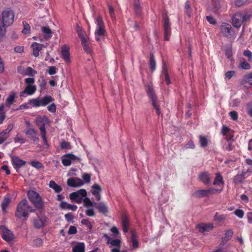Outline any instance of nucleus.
I'll use <instances>...</instances> for the list:
<instances>
[{
  "instance_id": "nucleus-1",
  "label": "nucleus",
  "mask_w": 252,
  "mask_h": 252,
  "mask_svg": "<svg viewBox=\"0 0 252 252\" xmlns=\"http://www.w3.org/2000/svg\"><path fill=\"white\" fill-rule=\"evenodd\" d=\"M95 23L96 28L94 32L95 38L97 41H99L100 40L105 38V37L107 35V32L102 17L101 16H98L96 17Z\"/></svg>"
},
{
  "instance_id": "nucleus-2",
  "label": "nucleus",
  "mask_w": 252,
  "mask_h": 252,
  "mask_svg": "<svg viewBox=\"0 0 252 252\" xmlns=\"http://www.w3.org/2000/svg\"><path fill=\"white\" fill-rule=\"evenodd\" d=\"M146 91L149 98L152 102L153 107L156 109V113L158 116L161 114L159 106L158 104L157 97L155 93L153 85L151 83L145 85Z\"/></svg>"
},
{
  "instance_id": "nucleus-3",
  "label": "nucleus",
  "mask_w": 252,
  "mask_h": 252,
  "mask_svg": "<svg viewBox=\"0 0 252 252\" xmlns=\"http://www.w3.org/2000/svg\"><path fill=\"white\" fill-rule=\"evenodd\" d=\"M30 207L26 199L22 200L17 206L15 217L18 219H21L22 217L27 218L29 215V209Z\"/></svg>"
},
{
  "instance_id": "nucleus-4",
  "label": "nucleus",
  "mask_w": 252,
  "mask_h": 252,
  "mask_svg": "<svg viewBox=\"0 0 252 252\" xmlns=\"http://www.w3.org/2000/svg\"><path fill=\"white\" fill-rule=\"evenodd\" d=\"M27 196L29 200L37 209H42L43 203L41 196L36 191L32 190H29Z\"/></svg>"
},
{
  "instance_id": "nucleus-5",
  "label": "nucleus",
  "mask_w": 252,
  "mask_h": 252,
  "mask_svg": "<svg viewBox=\"0 0 252 252\" xmlns=\"http://www.w3.org/2000/svg\"><path fill=\"white\" fill-rule=\"evenodd\" d=\"M1 21L7 27L10 26L14 22V13L9 8H5L1 12Z\"/></svg>"
},
{
  "instance_id": "nucleus-6",
  "label": "nucleus",
  "mask_w": 252,
  "mask_h": 252,
  "mask_svg": "<svg viewBox=\"0 0 252 252\" xmlns=\"http://www.w3.org/2000/svg\"><path fill=\"white\" fill-rule=\"evenodd\" d=\"M163 27L164 33V40L168 41L170 39V37L171 34V23L167 13L163 14Z\"/></svg>"
},
{
  "instance_id": "nucleus-7",
  "label": "nucleus",
  "mask_w": 252,
  "mask_h": 252,
  "mask_svg": "<svg viewBox=\"0 0 252 252\" xmlns=\"http://www.w3.org/2000/svg\"><path fill=\"white\" fill-rule=\"evenodd\" d=\"M252 173L251 169L248 168L247 169H243L241 174H237L233 178V182L235 184H239L243 182L244 179L248 176L250 175Z\"/></svg>"
},
{
  "instance_id": "nucleus-8",
  "label": "nucleus",
  "mask_w": 252,
  "mask_h": 252,
  "mask_svg": "<svg viewBox=\"0 0 252 252\" xmlns=\"http://www.w3.org/2000/svg\"><path fill=\"white\" fill-rule=\"evenodd\" d=\"M36 124L39 126L40 133L46 131L45 129V125L49 123L48 118L45 116L37 117L35 121Z\"/></svg>"
},
{
  "instance_id": "nucleus-9",
  "label": "nucleus",
  "mask_w": 252,
  "mask_h": 252,
  "mask_svg": "<svg viewBox=\"0 0 252 252\" xmlns=\"http://www.w3.org/2000/svg\"><path fill=\"white\" fill-rule=\"evenodd\" d=\"M220 30L223 35L226 37H230L231 33L234 32V30L231 26L226 23H223L220 27Z\"/></svg>"
},
{
  "instance_id": "nucleus-10",
  "label": "nucleus",
  "mask_w": 252,
  "mask_h": 252,
  "mask_svg": "<svg viewBox=\"0 0 252 252\" xmlns=\"http://www.w3.org/2000/svg\"><path fill=\"white\" fill-rule=\"evenodd\" d=\"M232 25L237 28H240L242 23H244L242 19V13L238 12L235 13L232 17Z\"/></svg>"
},
{
  "instance_id": "nucleus-11",
  "label": "nucleus",
  "mask_w": 252,
  "mask_h": 252,
  "mask_svg": "<svg viewBox=\"0 0 252 252\" xmlns=\"http://www.w3.org/2000/svg\"><path fill=\"white\" fill-rule=\"evenodd\" d=\"M79 159L76 156L72 154L65 155L62 159V163L65 166H69L71 164V161Z\"/></svg>"
},
{
  "instance_id": "nucleus-12",
  "label": "nucleus",
  "mask_w": 252,
  "mask_h": 252,
  "mask_svg": "<svg viewBox=\"0 0 252 252\" xmlns=\"http://www.w3.org/2000/svg\"><path fill=\"white\" fill-rule=\"evenodd\" d=\"M67 185L70 187H79L84 185V182L79 178L72 177L67 179Z\"/></svg>"
},
{
  "instance_id": "nucleus-13",
  "label": "nucleus",
  "mask_w": 252,
  "mask_h": 252,
  "mask_svg": "<svg viewBox=\"0 0 252 252\" xmlns=\"http://www.w3.org/2000/svg\"><path fill=\"white\" fill-rule=\"evenodd\" d=\"M11 161L13 167L17 171L26 164V161L20 159L18 156H12Z\"/></svg>"
},
{
  "instance_id": "nucleus-14",
  "label": "nucleus",
  "mask_w": 252,
  "mask_h": 252,
  "mask_svg": "<svg viewBox=\"0 0 252 252\" xmlns=\"http://www.w3.org/2000/svg\"><path fill=\"white\" fill-rule=\"evenodd\" d=\"M61 54L63 59L66 63H70L69 48L67 45H63L62 46Z\"/></svg>"
},
{
  "instance_id": "nucleus-15",
  "label": "nucleus",
  "mask_w": 252,
  "mask_h": 252,
  "mask_svg": "<svg viewBox=\"0 0 252 252\" xmlns=\"http://www.w3.org/2000/svg\"><path fill=\"white\" fill-rule=\"evenodd\" d=\"M1 227L2 229V238L7 242L12 241L14 238L12 232L6 228L5 226H1Z\"/></svg>"
},
{
  "instance_id": "nucleus-16",
  "label": "nucleus",
  "mask_w": 252,
  "mask_h": 252,
  "mask_svg": "<svg viewBox=\"0 0 252 252\" xmlns=\"http://www.w3.org/2000/svg\"><path fill=\"white\" fill-rule=\"evenodd\" d=\"M36 91V87L35 85H27L25 89L20 92V96L24 97L25 94L31 95L34 94Z\"/></svg>"
},
{
  "instance_id": "nucleus-17",
  "label": "nucleus",
  "mask_w": 252,
  "mask_h": 252,
  "mask_svg": "<svg viewBox=\"0 0 252 252\" xmlns=\"http://www.w3.org/2000/svg\"><path fill=\"white\" fill-rule=\"evenodd\" d=\"M25 134L34 142L39 141V138L37 137V132L35 129L32 128H28L25 132Z\"/></svg>"
},
{
  "instance_id": "nucleus-18",
  "label": "nucleus",
  "mask_w": 252,
  "mask_h": 252,
  "mask_svg": "<svg viewBox=\"0 0 252 252\" xmlns=\"http://www.w3.org/2000/svg\"><path fill=\"white\" fill-rule=\"evenodd\" d=\"M199 180L202 182L204 185H207L211 182L210 174L207 172H203L199 174L198 176Z\"/></svg>"
},
{
  "instance_id": "nucleus-19",
  "label": "nucleus",
  "mask_w": 252,
  "mask_h": 252,
  "mask_svg": "<svg viewBox=\"0 0 252 252\" xmlns=\"http://www.w3.org/2000/svg\"><path fill=\"white\" fill-rule=\"evenodd\" d=\"M213 224L212 223H200L198 224L197 228L199 231L202 233L209 232L213 228Z\"/></svg>"
},
{
  "instance_id": "nucleus-20",
  "label": "nucleus",
  "mask_w": 252,
  "mask_h": 252,
  "mask_svg": "<svg viewBox=\"0 0 252 252\" xmlns=\"http://www.w3.org/2000/svg\"><path fill=\"white\" fill-rule=\"evenodd\" d=\"M122 225L124 232L125 233H127L129 225V219L126 215L124 214L122 216Z\"/></svg>"
},
{
  "instance_id": "nucleus-21",
  "label": "nucleus",
  "mask_w": 252,
  "mask_h": 252,
  "mask_svg": "<svg viewBox=\"0 0 252 252\" xmlns=\"http://www.w3.org/2000/svg\"><path fill=\"white\" fill-rule=\"evenodd\" d=\"M43 46V44L37 42H33L32 44L31 47L33 51L32 54L35 57H37L39 56V52L42 49Z\"/></svg>"
},
{
  "instance_id": "nucleus-22",
  "label": "nucleus",
  "mask_w": 252,
  "mask_h": 252,
  "mask_svg": "<svg viewBox=\"0 0 252 252\" xmlns=\"http://www.w3.org/2000/svg\"><path fill=\"white\" fill-rule=\"evenodd\" d=\"M95 207L98 209L99 212L103 215H106L108 212L107 206L103 202H99L98 203H94Z\"/></svg>"
},
{
  "instance_id": "nucleus-23",
  "label": "nucleus",
  "mask_w": 252,
  "mask_h": 252,
  "mask_svg": "<svg viewBox=\"0 0 252 252\" xmlns=\"http://www.w3.org/2000/svg\"><path fill=\"white\" fill-rule=\"evenodd\" d=\"M184 12L189 18H190L192 16V9L191 7L190 1L189 0H187L185 3Z\"/></svg>"
},
{
  "instance_id": "nucleus-24",
  "label": "nucleus",
  "mask_w": 252,
  "mask_h": 252,
  "mask_svg": "<svg viewBox=\"0 0 252 252\" xmlns=\"http://www.w3.org/2000/svg\"><path fill=\"white\" fill-rule=\"evenodd\" d=\"M60 207L63 210H71L72 211H75L77 209V206L76 205L68 204L64 201H62L60 203Z\"/></svg>"
},
{
  "instance_id": "nucleus-25",
  "label": "nucleus",
  "mask_w": 252,
  "mask_h": 252,
  "mask_svg": "<svg viewBox=\"0 0 252 252\" xmlns=\"http://www.w3.org/2000/svg\"><path fill=\"white\" fill-rule=\"evenodd\" d=\"M133 9L137 16H140L142 13V7L140 6L139 0H133Z\"/></svg>"
},
{
  "instance_id": "nucleus-26",
  "label": "nucleus",
  "mask_w": 252,
  "mask_h": 252,
  "mask_svg": "<svg viewBox=\"0 0 252 252\" xmlns=\"http://www.w3.org/2000/svg\"><path fill=\"white\" fill-rule=\"evenodd\" d=\"M16 93L11 92L6 99L5 105L6 107H10L14 102H15Z\"/></svg>"
},
{
  "instance_id": "nucleus-27",
  "label": "nucleus",
  "mask_w": 252,
  "mask_h": 252,
  "mask_svg": "<svg viewBox=\"0 0 252 252\" xmlns=\"http://www.w3.org/2000/svg\"><path fill=\"white\" fill-rule=\"evenodd\" d=\"M49 186L50 188L53 189L54 190V191L57 193H60L63 190L62 187L61 186L58 185L53 180H51L49 182Z\"/></svg>"
},
{
  "instance_id": "nucleus-28",
  "label": "nucleus",
  "mask_w": 252,
  "mask_h": 252,
  "mask_svg": "<svg viewBox=\"0 0 252 252\" xmlns=\"http://www.w3.org/2000/svg\"><path fill=\"white\" fill-rule=\"evenodd\" d=\"M45 219L38 218L35 219L33 221V224L35 228L39 229L45 225Z\"/></svg>"
},
{
  "instance_id": "nucleus-29",
  "label": "nucleus",
  "mask_w": 252,
  "mask_h": 252,
  "mask_svg": "<svg viewBox=\"0 0 252 252\" xmlns=\"http://www.w3.org/2000/svg\"><path fill=\"white\" fill-rule=\"evenodd\" d=\"M82 225H85L88 230V232H91L93 227V223L90 221L88 219H82L81 221Z\"/></svg>"
},
{
  "instance_id": "nucleus-30",
  "label": "nucleus",
  "mask_w": 252,
  "mask_h": 252,
  "mask_svg": "<svg viewBox=\"0 0 252 252\" xmlns=\"http://www.w3.org/2000/svg\"><path fill=\"white\" fill-rule=\"evenodd\" d=\"M41 31L44 33V37L46 40L49 39L52 37V32L48 27H42Z\"/></svg>"
},
{
  "instance_id": "nucleus-31",
  "label": "nucleus",
  "mask_w": 252,
  "mask_h": 252,
  "mask_svg": "<svg viewBox=\"0 0 252 252\" xmlns=\"http://www.w3.org/2000/svg\"><path fill=\"white\" fill-rule=\"evenodd\" d=\"M53 100L54 99L51 96L46 95L42 99H40L41 105L42 106H45L53 102Z\"/></svg>"
},
{
  "instance_id": "nucleus-32",
  "label": "nucleus",
  "mask_w": 252,
  "mask_h": 252,
  "mask_svg": "<svg viewBox=\"0 0 252 252\" xmlns=\"http://www.w3.org/2000/svg\"><path fill=\"white\" fill-rule=\"evenodd\" d=\"M149 66L152 72L154 71L156 69V62L153 54H150Z\"/></svg>"
},
{
  "instance_id": "nucleus-33",
  "label": "nucleus",
  "mask_w": 252,
  "mask_h": 252,
  "mask_svg": "<svg viewBox=\"0 0 252 252\" xmlns=\"http://www.w3.org/2000/svg\"><path fill=\"white\" fill-rule=\"evenodd\" d=\"M220 184H221L222 185H224L223 177L220 173H217L216 174V177L213 182V185H220Z\"/></svg>"
},
{
  "instance_id": "nucleus-34",
  "label": "nucleus",
  "mask_w": 252,
  "mask_h": 252,
  "mask_svg": "<svg viewBox=\"0 0 252 252\" xmlns=\"http://www.w3.org/2000/svg\"><path fill=\"white\" fill-rule=\"evenodd\" d=\"M28 103L32 105L33 107H38L41 106L40 98H39L29 99L28 101Z\"/></svg>"
},
{
  "instance_id": "nucleus-35",
  "label": "nucleus",
  "mask_w": 252,
  "mask_h": 252,
  "mask_svg": "<svg viewBox=\"0 0 252 252\" xmlns=\"http://www.w3.org/2000/svg\"><path fill=\"white\" fill-rule=\"evenodd\" d=\"M73 252H85V245L83 243H79L75 245L72 250Z\"/></svg>"
},
{
  "instance_id": "nucleus-36",
  "label": "nucleus",
  "mask_w": 252,
  "mask_h": 252,
  "mask_svg": "<svg viewBox=\"0 0 252 252\" xmlns=\"http://www.w3.org/2000/svg\"><path fill=\"white\" fill-rule=\"evenodd\" d=\"M194 195L198 198H203L208 196L206 189H199L194 193Z\"/></svg>"
},
{
  "instance_id": "nucleus-37",
  "label": "nucleus",
  "mask_w": 252,
  "mask_h": 252,
  "mask_svg": "<svg viewBox=\"0 0 252 252\" xmlns=\"http://www.w3.org/2000/svg\"><path fill=\"white\" fill-rule=\"evenodd\" d=\"M101 190H102L101 187H100V186H99V185H98L97 184H94L92 187L91 192L93 195H94L98 193H100Z\"/></svg>"
},
{
  "instance_id": "nucleus-38",
  "label": "nucleus",
  "mask_w": 252,
  "mask_h": 252,
  "mask_svg": "<svg viewBox=\"0 0 252 252\" xmlns=\"http://www.w3.org/2000/svg\"><path fill=\"white\" fill-rule=\"evenodd\" d=\"M163 72L165 76V81L167 85H169L171 83L170 76L168 72L167 68L164 63L163 67Z\"/></svg>"
},
{
  "instance_id": "nucleus-39",
  "label": "nucleus",
  "mask_w": 252,
  "mask_h": 252,
  "mask_svg": "<svg viewBox=\"0 0 252 252\" xmlns=\"http://www.w3.org/2000/svg\"><path fill=\"white\" fill-rule=\"evenodd\" d=\"M131 241L133 249H136L138 247V242L136 238V235L134 231L131 232Z\"/></svg>"
},
{
  "instance_id": "nucleus-40",
  "label": "nucleus",
  "mask_w": 252,
  "mask_h": 252,
  "mask_svg": "<svg viewBox=\"0 0 252 252\" xmlns=\"http://www.w3.org/2000/svg\"><path fill=\"white\" fill-rule=\"evenodd\" d=\"M233 235V231L232 230H228L226 231L225 236L222 237V242H227L229 241Z\"/></svg>"
},
{
  "instance_id": "nucleus-41",
  "label": "nucleus",
  "mask_w": 252,
  "mask_h": 252,
  "mask_svg": "<svg viewBox=\"0 0 252 252\" xmlns=\"http://www.w3.org/2000/svg\"><path fill=\"white\" fill-rule=\"evenodd\" d=\"M10 202V199L8 197H4L1 202V209L3 212L6 211L8 204Z\"/></svg>"
},
{
  "instance_id": "nucleus-42",
  "label": "nucleus",
  "mask_w": 252,
  "mask_h": 252,
  "mask_svg": "<svg viewBox=\"0 0 252 252\" xmlns=\"http://www.w3.org/2000/svg\"><path fill=\"white\" fill-rule=\"evenodd\" d=\"M39 87L40 89V92L43 91L46 89L47 87V82L46 80L42 77L41 80H39Z\"/></svg>"
},
{
  "instance_id": "nucleus-43",
  "label": "nucleus",
  "mask_w": 252,
  "mask_h": 252,
  "mask_svg": "<svg viewBox=\"0 0 252 252\" xmlns=\"http://www.w3.org/2000/svg\"><path fill=\"white\" fill-rule=\"evenodd\" d=\"M5 118V112L4 111V105L0 106V124H2Z\"/></svg>"
},
{
  "instance_id": "nucleus-44",
  "label": "nucleus",
  "mask_w": 252,
  "mask_h": 252,
  "mask_svg": "<svg viewBox=\"0 0 252 252\" xmlns=\"http://www.w3.org/2000/svg\"><path fill=\"white\" fill-rule=\"evenodd\" d=\"M23 25L24 26V29L22 32V33L24 34H27L28 33H29L30 32V29H31V27H30L29 24H28L27 22L24 21V22H23Z\"/></svg>"
},
{
  "instance_id": "nucleus-45",
  "label": "nucleus",
  "mask_w": 252,
  "mask_h": 252,
  "mask_svg": "<svg viewBox=\"0 0 252 252\" xmlns=\"http://www.w3.org/2000/svg\"><path fill=\"white\" fill-rule=\"evenodd\" d=\"M251 18H252V12H247L245 14L242 13L243 22H247Z\"/></svg>"
},
{
  "instance_id": "nucleus-46",
  "label": "nucleus",
  "mask_w": 252,
  "mask_h": 252,
  "mask_svg": "<svg viewBox=\"0 0 252 252\" xmlns=\"http://www.w3.org/2000/svg\"><path fill=\"white\" fill-rule=\"evenodd\" d=\"M226 219V216L224 215H219V213L216 212L214 216V220L220 222Z\"/></svg>"
},
{
  "instance_id": "nucleus-47",
  "label": "nucleus",
  "mask_w": 252,
  "mask_h": 252,
  "mask_svg": "<svg viewBox=\"0 0 252 252\" xmlns=\"http://www.w3.org/2000/svg\"><path fill=\"white\" fill-rule=\"evenodd\" d=\"M199 139H200L199 141H200V144L201 147H205L207 146L208 140H207V138H206V137L201 135L199 137Z\"/></svg>"
},
{
  "instance_id": "nucleus-48",
  "label": "nucleus",
  "mask_w": 252,
  "mask_h": 252,
  "mask_svg": "<svg viewBox=\"0 0 252 252\" xmlns=\"http://www.w3.org/2000/svg\"><path fill=\"white\" fill-rule=\"evenodd\" d=\"M60 147L62 149L70 150L71 149V146L68 142L63 141L61 143Z\"/></svg>"
},
{
  "instance_id": "nucleus-49",
  "label": "nucleus",
  "mask_w": 252,
  "mask_h": 252,
  "mask_svg": "<svg viewBox=\"0 0 252 252\" xmlns=\"http://www.w3.org/2000/svg\"><path fill=\"white\" fill-rule=\"evenodd\" d=\"M31 165L32 167H33L36 169H40L43 167L42 164L40 162L38 161L33 160V161H31Z\"/></svg>"
},
{
  "instance_id": "nucleus-50",
  "label": "nucleus",
  "mask_w": 252,
  "mask_h": 252,
  "mask_svg": "<svg viewBox=\"0 0 252 252\" xmlns=\"http://www.w3.org/2000/svg\"><path fill=\"white\" fill-rule=\"evenodd\" d=\"M37 73L35 70L33 69L31 67L29 66L26 69V74L29 76H33Z\"/></svg>"
},
{
  "instance_id": "nucleus-51",
  "label": "nucleus",
  "mask_w": 252,
  "mask_h": 252,
  "mask_svg": "<svg viewBox=\"0 0 252 252\" xmlns=\"http://www.w3.org/2000/svg\"><path fill=\"white\" fill-rule=\"evenodd\" d=\"M5 27H7L6 26H5L3 24V22L0 20V35L3 36L5 34L6 32V29Z\"/></svg>"
},
{
  "instance_id": "nucleus-52",
  "label": "nucleus",
  "mask_w": 252,
  "mask_h": 252,
  "mask_svg": "<svg viewBox=\"0 0 252 252\" xmlns=\"http://www.w3.org/2000/svg\"><path fill=\"white\" fill-rule=\"evenodd\" d=\"M46 134H47L46 131L43 132H41V138L43 139V143L45 144V145L46 146V148H48L49 147V144H48V142L47 141V139L46 137Z\"/></svg>"
},
{
  "instance_id": "nucleus-53",
  "label": "nucleus",
  "mask_w": 252,
  "mask_h": 252,
  "mask_svg": "<svg viewBox=\"0 0 252 252\" xmlns=\"http://www.w3.org/2000/svg\"><path fill=\"white\" fill-rule=\"evenodd\" d=\"M221 189H216L213 188H210L206 189L208 195L215 194L217 192H220Z\"/></svg>"
},
{
  "instance_id": "nucleus-54",
  "label": "nucleus",
  "mask_w": 252,
  "mask_h": 252,
  "mask_svg": "<svg viewBox=\"0 0 252 252\" xmlns=\"http://www.w3.org/2000/svg\"><path fill=\"white\" fill-rule=\"evenodd\" d=\"M223 148L225 150L229 152L233 150L234 146L232 145V144L230 142H228L227 144H225Z\"/></svg>"
},
{
  "instance_id": "nucleus-55",
  "label": "nucleus",
  "mask_w": 252,
  "mask_h": 252,
  "mask_svg": "<svg viewBox=\"0 0 252 252\" xmlns=\"http://www.w3.org/2000/svg\"><path fill=\"white\" fill-rule=\"evenodd\" d=\"M247 112L248 114L252 117V100L247 104Z\"/></svg>"
},
{
  "instance_id": "nucleus-56",
  "label": "nucleus",
  "mask_w": 252,
  "mask_h": 252,
  "mask_svg": "<svg viewBox=\"0 0 252 252\" xmlns=\"http://www.w3.org/2000/svg\"><path fill=\"white\" fill-rule=\"evenodd\" d=\"M43 243L42 240L41 238H37L33 241L34 247H38L42 246Z\"/></svg>"
},
{
  "instance_id": "nucleus-57",
  "label": "nucleus",
  "mask_w": 252,
  "mask_h": 252,
  "mask_svg": "<svg viewBox=\"0 0 252 252\" xmlns=\"http://www.w3.org/2000/svg\"><path fill=\"white\" fill-rule=\"evenodd\" d=\"M8 137V135L6 134L4 132L1 131L0 132V144L4 142Z\"/></svg>"
},
{
  "instance_id": "nucleus-58",
  "label": "nucleus",
  "mask_w": 252,
  "mask_h": 252,
  "mask_svg": "<svg viewBox=\"0 0 252 252\" xmlns=\"http://www.w3.org/2000/svg\"><path fill=\"white\" fill-rule=\"evenodd\" d=\"M83 202L84 203V205L86 207H89V206H93L94 205V203L92 202L89 198L88 197H86L84 200H83Z\"/></svg>"
},
{
  "instance_id": "nucleus-59",
  "label": "nucleus",
  "mask_w": 252,
  "mask_h": 252,
  "mask_svg": "<svg viewBox=\"0 0 252 252\" xmlns=\"http://www.w3.org/2000/svg\"><path fill=\"white\" fill-rule=\"evenodd\" d=\"M234 213L239 218H242L244 215V211L241 209H236Z\"/></svg>"
},
{
  "instance_id": "nucleus-60",
  "label": "nucleus",
  "mask_w": 252,
  "mask_h": 252,
  "mask_svg": "<svg viewBox=\"0 0 252 252\" xmlns=\"http://www.w3.org/2000/svg\"><path fill=\"white\" fill-rule=\"evenodd\" d=\"M229 115L230 117H231V119H232L234 121H236L238 119V113L236 111H230L229 113Z\"/></svg>"
},
{
  "instance_id": "nucleus-61",
  "label": "nucleus",
  "mask_w": 252,
  "mask_h": 252,
  "mask_svg": "<svg viewBox=\"0 0 252 252\" xmlns=\"http://www.w3.org/2000/svg\"><path fill=\"white\" fill-rule=\"evenodd\" d=\"M85 213L87 216L90 217H94L95 215L94 209L92 208L88 207Z\"/></svg>"
},
{
  "instance_id": "nucleus-62",
  "label": "nucleus",
  "mask_w": 252,
  "mask_h": 252,
  "mask_svg": "<svg viewBox=\"0 0 252 252\" xmlns=\"http://www.w3.org/2000/svg\"><path fill=\"white\" fill-rule=\"evenodd\" d=\"M82 178L86 183H89L91 181V176L88 173H84L82 175Z\"/></svg>"
},
{
  "instance_id": "nucleus-63",
  "label": "nucleus",
  "mask_w": 252,
  "mask_h": 252,
  "mask_svg": "<svg viewBox=\"0 0 252 252\" xmlns=\"http://www.w3.org/2000/svg\"><path fill=\"white\" fill-rule=\"evenodd\" d=\"M57 68L56 66H52L49 67L48 72L50 75H54L57 73Z\"/></svg>"
},
{
  "instance_id": "nucleus-64",
  "label": "nucleus",
  "mask_w": 252,
  "mask_h": 252,
  "mask_svg": "<svg viewBox=\"0 0 252 252\" xmlns=\"http://www.w3.org/2000/svg\"><path fill=\"white\" fill-rule=\"evenodd\" d=\"M64 218L68 222H72L73 219V216L72 213H69L64 215Z\"/></svg>"
}]
</instances>
